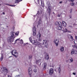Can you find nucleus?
I'll use <instances>...</instances> for the list:
<instances>
[{"instance_id": "obj_1", "label": "nucleus", "mask_w": 77, "mask_h": 77, "mask_svg": "<svg viewBox=\"0 0 77 77\" xmlns=\"http://www.w3.org/2000/svg\"><path fill=\"white\" fill-rule=\"evenodd\" d=\"M29 40L30 42L32 43V44H34V45H37L38 46V47H42V45H41V44L39 42L36 41H35V40H32V38H29Z\"/></svg>"}, {"instance_id": "obj_2", "label": "nucleus", "mask_w": 77, "mask_h": 77, "mask_svg": "<svg viewBox=\"0 0 77 77\" xmlns=\"http://www.w3.org/2000/svg\"><path fill=\"white\" fill-rule=\"evenodd\" d=\"M11 54L15 57H17L18 56V53L17 52L16 50H13L11 52Z\"/></svg>"}, {"instance_id": "obj_3", "label": "nucleus", "mask_w": 77, "mask_h": 77, "mask_svg": "<svg viewBox=\"0 0 77 77\" xmlns=\"http://www.w3.org/2000/svg\"><path fill=\"white\" fill-rule=\"evenodd\" d=\"M43 44H41V45H41V47H39L40 48H42V45H43L44 44V43L45 44V47H48V40H46V39H45L43 40Z\"/></svg>"}, {"instance_id": "obj_4", "label": "nucleus", "mask_w": 77, "mask_h": 77, "mask_svg": "<svg viewBox=\"0 0 77 77\" xmlns=\"http://www.w3.org/2000/svg\"><path fill=\"white\" fill-rule=\"evenodd\" d=\"M14 38H12L11 37H9L7 38V41L8 43H11L12 42H14Z\"/></svg>"}, {"instance_id": "obj_5", "label": "nucleus", "mask_w": 77, "mask_h": 77, "mask_svg": "<svg viewBox=\"0 0 77 77\" xmlns=\"http://www.w3.org/2000/svg\"><path fill=\"white\" fill-rule=\"evenodd\" d=\"M47 11L49 15H50V14H51V5H50V4H49Z\"/></svg>"}, {"instance_id": "obj_6", "label": "nucleus", "mask_w": 77, "mask_h": 77, "mask_svg": "<svg viewBox=\"0 0 77 77\" xmlns=\"http://www.w3.org/2000/svg\"><path fill=\"white\" fill-rule=\"evenodd\" d=\"M33 36H35L36 35V27L34 26L33 28Z\"/></svg>"}, {"instance_id": "obj_7", "label": "nucleus", "mask_w": 77, "mask_h": 77, "mask_svg": "<svg viewBox=\"0 0 77 77\" xmlns=\"http://www.w3.org/2000/svg\"><path fill=\"white\" fill-rule=\"evenodd\" d=\"M59 40L57 39H55L54 41V42L56 47H57L59 45Z\"/></svg>"}, {"instance_id": "obj_8", "label": "nucleus", "mask_w": 77, "mask_h": 77, "mask_svg": "<svg viewBox=\"0 0 77 77\" xmlns=\"http://www.w3.org/2000/svg\"><path fill=\"white\" fill-rule=\"evenodd\" d=\"M77 54V51L73 49L72 50L71 54V55H73V54Z\"/></svg>"}, {"instance_id": "obj_9", "label": "nucleus", "mask_w": 77, "mask_h": 77, "mask_svg": "<svg viewBox=\"0 0 77 77\" xmlns=\"http://www.w3.org/2000/svg\"><path fill=\"white\" fill-rule=\"evenodd\" d=\"M11 37L13 39H14L15 38H16V36L14 35V34H15V32L13 31H12L10 33Z\"/></svg>"}, {"instance_id": "obj_10", "label": "nucleus", "mask_w": 77, "mask_h": 77, "mask_svg": "<svg viewBox=\"0 0 77 77\" xmlns=\"http://www.w3.org/2000/svg\"><path fill=\"white\" fill-rule=\"evenodd\" d=\"M68 37L70 41H72L74 40V38H73V37L72 35H68Z\"/></svg>"}, {"instance_id": "obj_11", "label": "nucleus", "mask_w": 77, "mask_h": 77, "mask_svg": "<svg viewBox=\"0 0 77 77\" xmlns=\"http://www.w3.org/2000/svg\"><path fill=\"white\" fill-rule=\"evenodd\" d=\"M35 59L36 60V62H35L36 63H37V64H38V63H39V62H41V59H39V57H36L35 58Z\"/></svg>"}, {"instance_id": "obj_12", "label": "nucleus", "mask_w": 77, "mask_h": 77, "mask_svg": "<svg viewBox=\"0 0 77 77\" xmlns=\"http://www.w3.org/2000/svg\"><path fill=\"white\" fill-rule=\"evenodd\" d=\"M53 71H54L53 69L52 68H51L50 69L49 72V74L50 75H51V74H53Z\"/></svg>"}, {"instance_id": "obj_13", "label": "nucleus", "mask_w": 77, "mask_h": 77, "mask_svg": "<svg viewBox=\"0 0 77 77\" xmlns=\"http://www.w3.org/2000/svg\"><path fill=\"white\" fill-rule=\"evenodd\" d=\"M55 25L57 26V25H60V26H62V23L60 22H56L55 23Z\"/></svg>"}, {"instance_id": "obj_14", "label": "nucleus", "mask_w": 77, "mask_h": 77, "mask_svg": "<svg viewBox=\"0 0 77 77\" xmlns=\"http://www.w3.org/2000/svg\"><path fill=\"white\" fill-rule=\"evenodd\" d=\"M42 14V11H41V10H39L37 14H36V16H37V17H39V14Z\"/></svg>"}, {"instance_id": "obj_15", "label": "nucleus", "mask_w": 77, "mask_h": 77, "mask_svg": "<svg viewBox=\"0 0 77 77\" xmlns=\"http://www.w3.org/2000/svg\"><path fill=\"white\" fill-rule=\"evenodd\" d=\"M19 33H20V32L18 31L15 33V36H16V37L17 36H18V35H19Z\"/></svg>"}, {"instance_id": "obj_16", "label": "nucleus", "mask_w": 77, "mask_h": 77, "mask_svg": "<svg viewBox=\"0 0 77 77\" xmlns=\"http://www.w3.org/2000/svg\"><path fill=\"white\" fill-rule=\"evenodd\" d=\"M45 59H46V60H48V59H49V57L48 56V54H47L46 55H45Z\"/></svg>"}, {"instance_id": "obj_17", "label": "nucleus", "mask_w": 77, "mask_h": 77, "mask_svg": "<svg viewBox=\"0 0 77 77\" xmlns=\"http://www.w3.org/2000/svg\"><path fill=\"white\" fill-rule=\"evenodd\" d=\"M63 25L64 27H66V23L64 21L62 22Z\"/></svg>"}, {"instance_id": "obj_18", "label": "nucleus", "mask_w": 77, "mask_h": 77, "mask_svg": "<svg viewBox=\"0 0 77 77\" xmlns=\"http://www.w3.org/2000/svg\"><path fill=\"white\" fill-rule=\"evenodd\" d=\"M41 1V3L42 4V5L43 7L44 6V1L43 0H40Z\"/></svg>"}, {"instance_id": "obj_19", "label": "nucleus", "mask_w": 77, "mask_h": 77, "mask_svg": "<svg viewBox=\"0 0 77 77\" xmlns=\"http://www.w3.org/2000/svg\"><path fill=\"white\" fill-rule=\"evenodd\" d=\"M58 30H62V25H59V26H58Z\"/></svg>"}, {"instance_id": "obj_20", "label": "nucleus", "mask_w": 77, "mask_h": 77, "mask_svg": "<svg viewBox=\"0 0 77 77\" xmlns=\"http://www.w3.org/2000/svg\"><path fill=\"white\" fill-rule=\"evenodd\" d=\"M42 23V20H41V19H40L38 21V24H41Z\"/></svg>"}, {"instance_id": "obj_21", "label": "nucleus", "mask_w": 77, "mask_h": 77, "mask_svg": "<svg viewBox=\"0 0 77 77\" xmlns=\"http://www.w3.org/2000/svg\"><path fill=\"white\" fill-rule=\"evenodd\" d=\"M60 50L61 51H63L64 50V47H61L60 48Z\"/></svg>"}, {"instance_id": "obj_22", "label": "nucleus", "mask_w": 77, "mask_h": 77, "mask_svg": "<svg viewBox=\"0 0 77 77\" xmlns=\"http://www.w3.org/2000/svg\"><path fill=\"white\" fill-rule=\"evenodd\" d=\"M28 59L30 60H31V59H32V55H29V56Z\"/></svg>"}, {"instance_id": "obj_23", "label": "nucleus", "mask_w": 77, "mask_h": 77, "mask_svg": "<svg viewBox=\"0 0 77 77\" xmlns=\"http://www.w3.org/2000/svg\"><path fill=\"white\" fill-rule=\"evenodd\" d=\"M69 60V63H72V62H73V59L72 58V57L70 58Z\"/></svg>"}, {"instance_id": "obj_24", "label": "nucleus", "mask_w": 77, "mask_h": 77, "mask_svg": "<svg viewBox=\"0 0 77 77\" xmlns=\"http://www.w3.org/2000/svg\"><path fill=\"white\" fill-rule=\"evenodd\" d=\"M3 69L4 70H2L3 71H4V72H7L8 71V69L6 68H3Z\"/></svg>"}, {"instance_id": "obj_25", "label": "nucleus", "mask_w": 77, "mask_h": 77, "mask_svg": "<svg viewBox=\"0 0 77 77\" xmlns=\"http://www.w3.org/2000/svg\"><path fill=\"white\" fill-rule=\"evenodd\" d=\"M32 71V67H29L28 69V71Z\"/></svg>"}, {"instance_id": "obj_26", "label": "nucleus", "mask_w": 77, "mask_h": 77, "mask_svg": "<svg viewBox=\"0 0 77 77\" xmlns=\"http://www.w3.org/2000/svg\"><path fill=\"white\" fill-rule=\"evenodd\" d=\"M37 38H39L40 37H41V34H40V33H39L38 35L37 36Z\"/></svg>"}, {"instance_id": "obj_27", "label": "nucleus", "mask_w": 77, "mask_h": 77, "mask_svg": "<svg viewBox=\"0 0 77 77\" xmlns=\"http://www.w3.org/2000/svg\"><path fill=\"white\" fill-rule=\"evenodd\" d=\"M47 63H44V69H45V68H46V66H47Z\"/></svg>"}, {"instance_id": "obj_28", "label": "nucleus", "mask_w": 77, "mask_h": 77, "mask_svg": "<svg viewBox=\"0 0 77 77\" xmlns=\"http://www.w3.org/2000/svg\"><path fill=\"white\" fill-rule=\"evenodd\" d=\"M63 32H67V29L65 28L63 30Z\"/></svg>"}, {"instance_id": "obj_29", "label": "nucleus", "mask_w": 77, "mask_h": 77, "mask_svg": "<svg viewBox=\"0 0 77 77\" xmlns=\"http://www.w3.org/2000/svg\"><path fill=\"white\" fill-rule=\"evenodd\" d=\"M28 73L30 75H32V71H29Z\"/></svg>"}, {"instance_id": "obj_30", "label": "nucleus", "mask_w": 77, "mask_h": 77, "mask_svg": "<svg viewBox=\"0 0 77 77\" xmlns=\"http://www.w3.org/2000/svg\"><path fill=\"white\" fill-rule=\"evenodd\" d=\"M72 47H73V48H75L77 49V45H74L73 46L72 45Z\"/></svg>"}, {"instance_id": "obj_31", "label": "nucleus", "mask_w": 77, "mask_h": 77, "mask_svg": "<svg viewBox=\"0 0 77 77\" xmlns=\"http://www.w3.org/2000/svg\"><path fill=\"white\" fill-rule=\"evenodd\" d=\"M21 2L20 0H16L15 3H18V2Z\"/></svg>"}, {"instance_id": "obj_32", "label": "nucleus", "mask_w": 77, "mask_h": 77, "mask_svg": "<svg viewBox=\"0 0 77 77\" xmlns=\"http://www.w3.org/2000/svg\"><path fill=\"white\" fill-rule=\"evenodd\" d=\"M58 71L59 73H60V67H59L58 68Z\"/></svg>"}, {"instance_id": "obj_33", "label": "nucleus", "mask_w": 77, "mask_h": 77, "mask_svg": "<svg viewBox=\"0 0 77 77\" xmlns=\"http://www.w3.org/2000/svg\"><path fill=\"white\" fill-rule=\"evenodd\" d=\"M74 42L75 44H77V40H74Z\"/></svg>"}, {"instance_id": "obj_34", "label": "nucleus", "mask_w": 77, "mask_h": 77, "mask_svg": "<svg viewBox=\"0 0 77 77\" xmlns=\"http://www.w3.org/2000/svg\"><path fill=\"white\" fill-rule=\"evenodd\" d=\"M17 41H20V38H18L15 41L14 44H16V43H17Z\"/></svg>"}, {"instance_id": "obj_35", "label": "nucleus", "mask_w": 77, "mask_h": 77, "mask_svg": "<svg viewBox=\"0 0 77 77\" xmlns=\"http://www.w3.org/2000/svg\"><path fill=\"white\" fill-rule=\"evenodd\" d=\"M20 43L21 44H23V41L22 39H21L20 40Z\"/></svg>"}, {"instance_id": "obj_36", "label": "nucleus", "mask_w": 77, "mask_h": 77, "mask_svg": "<svg viewBox=\"0 0 77 77\" xmlns=\"http://www.w3.org/2000/svg\"><path fill=\"white\" fill-rule=\"evenodd\" d=\"M3 59V55H2V57L0 59L1 61H2Z\"/></svg>"}, {"instance_id": "obj_37", "label": "nucleus", "mask_w": 77, "mask_h": 77, "mask_svg": "<svg viewBox=\"0 0 77 77\" xmlns=\"http://www.w3.org/2000/svg\"><path fill=\"white\" fill-rule=\"evenodd\" d=\"M22 76V75H18L16 76V77H20Z\"/></svg>"}, {"instance_id": "obj_38", "label": "nucleus", "mask_w": 77, "mask_h": 77, "mask_svg": "<svg viewBox=\"0 0 77 77\" xmlns=\"http://www.w3.org/2000/svg\"><path fill=\"white\" fill-rule=\"evenodd\" d=\"M34 71L35 72H36L37 70L36 69H34Z\"/></svg>"}, {"instance_id": "obj_39", "label": "nucleus", "mask_w": 77, "mask_h": 77, "mask_svg": "<svg viewBox=\"0 0 77 77\" xmlns=\"http://www.w3.org/2000/svg\"><path fill=\"white\" fill-rule=\"evenodd\" d=\"M2 29H3V30H2V32H5V29L3 28H2Z\"/></svg>"}, {"instance_id": "obj_40", "label": "nucleus", "mask_w": 77, "mask_h": 77, "mask_svg": "<svg viewBox=\"0 0 77 77\" xmlns=\"http://www.w3.org/2000/svg\"><path fill=\"white\" fill-rule=\"evenodd\" d=\"M69 18H72V16L71 15H69Z\"/></svg>"}, {"instance_id": "obj_41", "label": "nucleus", "mask_w": 77, "mask_h": 77, "mask_svg": "<svg viewBox=\"0 0 77 77\" xmlns=\"http://www.w3.org/2000/svg\"><path fill=\"white\" fill-rule=\"evenodd\" d=\"M39 0H37V2L38 4H39Z\"/></svg>"}, {"instance_id": "obj_42", "label": "nucleus", "mask_w": 77, "mask_h": 77, "mask_svg": "<svg viewBox=\"0 0 77 77\" xmlns=\"http://www.w3.org/2000/svg\"><path fill=\"white\" fill-rule=\"evenodd\" d=\"M71 6H73L74 5V3H71Z\"/></svg>"}, {"instance_id": "obj_43", "label": "nucleus", "mask_w": 77, "mask_h": 77, "mask_svg": "<svg viewBox=\"0 0 77 77\" xmlns=\"http://www.w3.org/2000/svg\"><path fill=\"white\" fill-rule=\"evenodd\" d=\"M10 6H11L12 7H14V6H15L14 5H10Z\"/></svg>"}, {"instance_id": "obj_44", "label": "nucleus", "mask_w": 77, "mask_h": 77, "mask_svg": "<svg viewBox=\"0 0 77 77\" xmlns=\"http://www.w3.org/2000/svg\"><path fill=\"white\" fill-rule=\"evenodd\" d=\"M70 12L71 13V12H72V9H71L70 10Z\"/></svg>"}, {"instance_id": "obj_45", "label": "nucleus", "mask_w": 77, "mask_h": 77, "mask_svg": "<svg viewBox=\"0 0 77 77\" xmlns=\"http://www.w3.org/2000/svg\"><path fill=\"white\" fill-rule=\"evenodd\" d=\"M58 17H60V14H58Z\"/></svg>"}, {"instance_id": "obj_46", "label": "nucleus", "mask_w": 77, "mask_h": 77, "mask_svg": "<svg viewBox=\"0 0 77 77\" xmlns=\"http://www.w3.org/2000/svg\"><path fill=\"white\" fill-rule=\"evenodd\" d=\"M24 65H25V66H27V64L26 63Z\"/></svg>"}, {"instance_id": "obj_47", "label": "nucleus", "mask_w": 77, "mask_h": 77, "mask_svg": "<svg viewBox=\"0 0 77 77\" xmlns=\"http://www.w3.org/2000/svg\"><path fill=\"white\" fill-rule=\"evenodd\" d=\"M59 3L61 4V3H62V1H60L59 2Z\"/></svg>"}, {"instance_id": "obj_48", "label": "nucleus", "mask_w": 77, "mask_h": 77, "mask_svg": "<svg viewBox=\"0 0 77 77\" xmlns=\"http://www.w3.org/2000/svg\"><path fill=\"white\" fill-rule=\"evenodd\" d=\"M73 75H75V72H73Z\"/></svg>"}, {"instance_id": "obj_49", "label": "nucleus", "mask_w": 77, "mask_h": 77, "mask_svg": "<svg viewBox=\"0 0 77 77\" xmlns=\"http://www.w3.org/2000/svg\"><path fill=\"white\" fill-rule=\"evenodd\" d=\"M74 1V0H71V2H73Z\"/></svg>"}, {"instance_id": "obj_50", "label": "nucleus", "mask_w": 77, "mask_h": 77, "mask_svg": "<svg viewBox=\"0 0 77 77\" xmlns=\"http://www.w3.org/2000/svg\"><path fill=\"white\" fill-rule=\"evenodd\" d=\"M75 39H77V36H75Z\"/></svg>"}, {"instance_id": "obj_51", "label": "nucleus", "mask_w": 77, "mask_h": 77, "mask_svg": "<svg viewBox=\"0 0 77 77\" xmlns=\"http://www.w3.org/2000/svg\"><path fill=\"white\" fill-rule=\"evenodd\" d=\"M25 45H26V44L24 43V44H23V45H24V46H25Z\"/></svg>"}, {"instance_id": "obj_52", "label": "nucleus", "mask_w": 77, "mask_h": 77, "mask_svg": "<svg viewBox=\"0 0 77 77\" xmlns=\"http://www.w3.org/2000/svg\"><path fill=\"white\" fill-rule=\"evenodd\" d=\"M8 77H11L10 75H8Z\"/></svg>"}, {"instance_id": "obj_53", "label": "nucleus", "mask_w": 77, "mask_h": 77, "mask_svg": "<svg viewBox=\"0 0 77 77\" xmlns=\"http://www.w3.org/2000/svg\"><path fill=\"white\" fill-rule=\"evenodd\" d=\"M69 2H71V0H68Z\"/></svg>"}, {"instance_id": "obj_54", "label": "nucleus", "mask_w": 77, "mask_h": 77, "mask_svg": "<svg viewBox=\"0 0 77 77\" xmlns=\"http://www.w3.org/2000/svg\"><path fill=\"white\" fill-rule=\"evenodd\" d=\"M6 5H9V4H5Z\"/></svg>"}, {"instance_id": "obj_55", "label": "nucleus", "mask_w": 77, "mask_h": 77, "mask_svg": "<svg viewBox=\"0 0 77 77\" xmlns=\"http://www.w3.org/2000/svg\"><path fill=\"white\" fill-rule=\"evenodd\" d=\"M3 15H5V13L3 12Z\"/></svg>"}, {"instance_id": "obj_56", "label": "nucleus", "mask_w": 77, "mask_h": 77, "mask_svg": "<svg viewBox=\"0 0 77 77\" xmlns=\"http://www.w3.org/2000/svg\"><path fill=\"white\" fill-rule=\"evenodd\" d=\"M18 70V69L17 68V70H16V71H17Z\"/></svg>"}, {"instance_id": "obj_57", "label": "nucleus", "mask_w": 77, "mask_h": 77, "mask_svg": "<svg viewBox=\"0 0 77 77\" xmlns=\"http://www.w3.org/2000/svg\"><path fill=\"white\" fill-rule=\"evenodd\" d=\"M38 41H41V40L39 39L38 40Z\"/></svg>"}, {"instance_id": "obj_58", "label": "nucleus", "mask_w": 77, "mask_h": 77, "mask_svg": "<svg viewBox=\"0 0 77 77\" xmlns=\"http://www.w3.org/2000/svg\"><path fill=\"white\" fill-rule=\"evenodd\" d=\"M66 62H68V60H66Z\"/></svg>"}, {"instance_id": "obj_59", "label": "nucleus", "mask_w": 77, "mask_h": 77, "mask_svg": "<svg viewBox=\"0 0 77 77\" xmlns=\"http://www.w3.org/2000/svg\"><path fill=\"white\" fill-rule=\"evenodd\" d=\"M53 14H54V12H53Z\"/></svg>"}, {"instance_id": "obj_60", "label": "nucleus", "mask_w": 77, "mask_h": 77, "mask_svg": "<svg viewBox=\"0 0 77 77\" xmlns=\"http://www.w3.org/2000/svg\"><path fill=\"white\" fill-rule=\"evenodd\" d=\"M0 6H1V4H0Z\"/></svg>"}, {"instance_id": "obj_61", "label": "nucleus", "mask_w": 77, "mask_h": 77, "mask_svg": "<svg viewBox=\"0 0 77 77\" xmlns=\"http://www.w3.org/2000/svg\"><path fill=\"white\" fill-rule=\"evenodd\" d=\"M23 0H21L20 1H22Z\"/></svg>"}, {"instance_id": "obj_62", "label": "nucleus", "mask_w": 77, "mask_h": 77, "mask_svg": "<svg viewBox=\"0 0 77 77\" xmlns=\"http://www.w3.org/2000/svg\"><path fill=\"white\" fill-rule=\"evenodd\" d=\"M22 75H23L22 74Z\"/></svg>"}]
</instances>
